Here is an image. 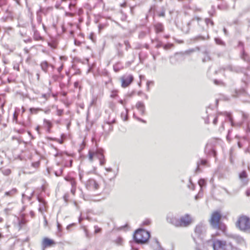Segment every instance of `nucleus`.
Instances as JSON below:
<instances>
[{
  "instance_id": "obj_1",
  "label": "nucleus",
  "mask_w": 250,
  "mask_h": 250,
  "mask_svg": "<svg viewBox=\"0 0 250 250\" xmlns=\"http://www.w3.org/2000/svg\"><path fill=\"white\" fill-rule=\"evenodd\" d=\"M150 237L149 232L143 229L136 231L134 234V238L137 243H145Z\"/></svg>"
},
{
  "instance_id": "obj_2",
  "label": "nucleus",
  "mask_w": 250,
  "mask_h": 250,
  "mask_svg": "<svg viewBox=\"0 0 250 250\" xmlns=\"http://www.w3.org/2000/svg\"><path fill=\"white\" fill-rule=\"evenodd\" d=\"M236 226L243 231L250 230V218L246 216L240 217L236 222Z\"/></svg>"
},
{
  "instance_id": "obj_3",
  "label": "nucleus",
  "mask_w": 250,
  "mask_h": 250,
  "mask_svg": "<svg viewBox=\"0 0 250 250\" xmlns=\"http://www.w3.org/2000/svg\"><path fill=\"white\" fill-rule=\"evenodd\" d=\"M221 217V214L217 211L214 212L212 214L209 221L212 227L216 229L219 228Z\"/></svg>"
},
{
  "instance_id": "obj_4",
  "label": "nucleus",
  "mask_w": 250,
  "mask_h": 250,
  "mask_svg": "<svg viewBox=\"0 0 250 250\" xmlns=\"http://www.w3.org/2000/svg\"><path fill=\"white\" fill-rule=\"evenodd\" d=\"M193 222L191 217L188 214L181 217L180 219V227H187Z\"/></svg>"
},
{
  "instance_id": "obj_5",
  "label": "nucleus",
  "mask_w": 250,
  "mask_h": 250,
  "mask_svg": "<svg viewBox=\"0 0 250 250\" xmlns=\"http://www.w3.org/2000/svg\"><path fill=\"white\" fill-rule=\"evenodd\" d=\"M133 77L132 75L124 76L121 78L122 86L123 87L128 86L132 82Z\"/></svg>"
},
{
  "instance_id": "obj_6",
  "label": "nucleus",
  "mask_w": 250,
  "mask_h": 250,
  "mask_svg": "<svg viewBox=\"0 0 250 250\" xmlns=\"http://www.w3.org/2000/svg\"><path fill=\"white\" fill-rule=\"evenodd\" d=\"M87 188L89 189L96 190L99 188V184L94 179H89L86 183Z\"/></svg>"
},
{
  "instance_id": "obj_7",
  "label": "nucleus",
  "mask_w": 250,
  "mask_h": 250,
  "mask_svg": "<svg viewBox=\"0 0 250 250\" xmlns=\"http://www.w3.org/2000/svg\"><path fill=\"white\" fill-rule=\"evenodd\" d=\"M167 221L169 223L177 227H180V219L173 216H168L167 217Z\"/></svg>"
},
{
  "instance_id": "obj_8",
  "label": "nucleus",
  "mask_w": 250,
  "mask_h": 250,
  "mask_svg": "<svg viewBox=\"0 0 250 250\" xmlns=\"http://www.w3.org/2000/svg\"><path fill=\"white\" fill-rule=\"evenodd\" d=\"M55 242L52 239L45 237L42 241V246L43 248L51 247L55 245Z\"/></svg>"
},
{
  "instance_id": "obj_9",
  "label": "nucleus",
  "mask_w": 250,
  "mask_h": 250,
  "mask_svg": "<svg viewBox=\"0 0 250 250\" xmlns=\"http://www.w3.org/2000/svg\"><path fill=\"white\" fill-rule=\"evenodd\" d=\"M225 245V243L220 240H215L213 244V248L214 250H219L220 249H223Z\"/></svg>"
},
{
  "instance_id": "obj_10",
  "label": "nucleus",
  "mask_w": 250,
  "mask_h": 250,
  "mask_svg": "<svg viewBox=\"0 0 250 250\" xmlns=\"http://www.w3.org/2000/svg\"><path fill=\"white\" fill-rule=\"evenodd\" d=\"M239 178L244 185L248 183L249 180L247 178V174L245 171H243L240 173Z\"/></svg>"
},
{
  "instance_id": "obj_11",
  "label": "nucleus",
  "mask_w": 250,
  "mask_h": 250,
  "mask_svg": "<svg viewBox=\"0 0 250 250\" xmlns=\"http://www.w3.org/2000/svg\"><path fill=\"white\" fill-rule=\"evenodd\" d=\"M204 228H205V227L203 225V224H200L196 227V228L195 229V232L196 233H198V234H200L201 233H202V232L203 231V230L204 229Z\"/></svg>"
},
{
  "instance_id": "obj_12",
  "label": "nucleus",
  "mask_w": 250,
  "mask_h": 250,
  "mask_svg": "<svg viewBox=\"0 0 250 250\" xmlns=\"http://www.w3.org/2000/svg\"><path fill=\"white\" fill-rule=\"evenodd\" d=\"M136 107L139 110H140L142 114L144 113V104L143 103L138 102L136 104Z\"/></svg>"
},
{
  "instance_id": "obj_13",
  "label": "nucleus",
  "mask_w": 250,
  "mask_h": 250,
  "mask_svg": "<svg viewBox=\"0 0 250 250\" xmlns=\"http://www.w3.org/2000/svg\"><path fill=\"white\" fill-rule=\"evenodd\" d=\"M70 184L72 186V188L71 190V192L73 194H74L76 191V183L73 179H71L70 180Z\"/></svg>"
},
{
  "instance_id": "obj_14",
  "label": "nucleus",
  "mask_w": 250,
  "mask_h": 250,
  "mask_svg": "<svg viewBox=\"0 0 250 250\" xmlns=\"http://www.w3.org/2000/svg\"><path fill=\"white\" fill-rule=\"evenodd\" d=\"M96 157H97L99 160L103 159L104 158V156L102 150H97L96 151Z\"/></svg>"
},
{
  "instance_id": "obj_15",
  "label": "nucleus",
  "mask_w": 250,
  "mask_h": 250,
  "mask_svg": "<svg viewBox=\"0 0 250 250\" xmlns=\"http://www.w3.org/2000/svg\"><path fill=\"white\" fill-rule=\"evenodd\" d=\"M41 66L43 71L46 72L47 71V68L48 66V64L47 62L44 61L41 63Z\"/></svg>"
},
{
  "instance_id": "obj_16",
  "label": "nucleus",
  "mask_w": 250,
  "mask_h": 250,
  "mask_svg": "<svg viewBox=\"0 0 250 250\" xmlns=\"http://www.w3.org/2000/svg\"><path fill=\"white\" fill-rule=\"evenodd\" d=\"M43 122H44V124H45V125L47 127L48 131L49 132L52 126V124L51 122L47 120H46V119H44Z\"/></svg>"
},
{
  "instance_id": "obj_17",
  "label": "nucleus",
  "mask_w": 250,
  "mask_h": 250,
  "mask_svg": "<svg viewBox=\"0 0 250 250\" xmlns=\"http://www.w3.org/2000/svg\"><path fill=\"white\" fill-rule=\"evenodd\" d=\"M94 156H96V152H93L91 150H89L88 152V158L90 162L93 161V157Z\"/></svg>"
},
{
  "instance_id": "obj_18",
  "label": "nucleus",
  "mask_w": 250,
  "mask_h": 250,
  "mask_svg": "<svg viewBox=\"0 0 250 250\" xmlns=\"http://www.w3.org/2000/svg\"><path fill=\"white\" fill-rule=\"evenodd\" d=\"M155 28L157 32H162L163 30V26L161 24L158 23L155 25Z\"/></svg>"
},
{
  "instance_id": "obj_19",
  "label": "nucleus",
  "mask_w": 250,
  "mask_h": 250,
  "mask_svg": "<svg viewBox=\"0 0 250 250\" xmlns=\"http://www.w3.org/2000/svg\"><path fill=\"white\" fill-rule=\"evenodd\" d=\"M121 117L124 121H126L127 119V110L126 109L125 112H122L121 114Z\"/></svg>"
},
{
  "instance_id": "obj_20",
  "label": "nucleus",
  "mask_w": 250,
  "mask_h": 250,
  "mask_svg": "<svg viewBox=\"0 0 250 250\" xmlns=\"http://www.w3.org/2000/svg\"><path fill=\"white\" fill-rule=\"evenodd\" d=\"M16 192H17L16 189L14 188L9 191L6 192L5 193V195L11 196V195H13V194H15L16 193Z\"/></svg>"
},
{
  "instance_id": "obj_21",
  "label": "nucleus",
  "mask_w": 250,
  "mask_h": 250,
  "mask_svg": "<svg viewBox=\"0 0 250 250\" xmlns=\"http://www.w3.org/2000/svg\"><path fill=\"white\" fill-rule=\"evenodd\" d=\"M198 184L201 188H202V187L205 185L206 184V182L205 181L204 179H200L199 181H198Z\"/></svg>"
},
{
  "instance_id": "obj_22",
  "label": "nucleus",
  "mask_w": 250,
  "mask_h": 250,
  "mask_svg": "<svg viewBox=\"0 0 250 250\" xmlns=\"http://www.w3.org/2000/svg\"><path fill=\"white\" fill-rule=\"evenodd\" d=\"M19 110V109H16L13 115V120L15 121L16 122H17L18 115L17 114V113L18 112V110Z\"/></svg>"
},
{
  "instance_id": "obj_23",
  "label": "nucleus",
  "mask_w": 250,
  "mask_h": 250,
  "mask_svg": "<svg viewBox=\"0 0 250 250\" xmlns=\"http://www.w3.org/2000/svg\"><path fill=\"white\" fill-rule=\"evenodd\" d=\"M206 22L207 24H208L209 23H210L211 24V25H213V22L212 21H211L210 19H206Z\"/></svg>"
},
{
  "instance_id": "obj_24",
  "label": "nucleus",
  "mask_w": 250,
  "mask_h": 250,
  "mask_svg": "<svg viewBox=\"0 0 250 250\" xmlns=\"http://www.w3.org/2000/svg\"><path fill=\"white\" fill-rule=\"evenodd\" d=\"M49 96V95L46 94H42V98H44L45 100H46L48 99Z\"/></svg>"
},
{
  "instance_id": "obj_25",
  "label": "nucleus",
  "mask_w": 250,
  "mask_h": 250,
  "mask_svg": "<svg viewBox=\"0 0 250 250\" xmlns=\"http://www.w3.org/2000/svg\"><path fill=\"white\" fill-rule=\"evenodd\" d=\"M153 83V82L152 81H148L147 82L146 85L147 86V90H149V86L150 84H152Z\"/></svg>"
},
{
  "instance_id": "obj_26",
  "label": "nucleus",
  "mask_w": 250,
  "mask_h": 250,
  "mask_svg": "<svg viewBox=\"0 0 250 250\" xmlns=\"http://www.w3.org/2000/svg\"><path fill=\"white\" fill-rule=\"evenodd\" d=\"M62 113V110L61 109H58L57 110V115L59 116H61Z\"/></svg>"
},
{
  "instance_id": "obj_27",
  "label": "nucleus",
  "mask_w": 250,
  "mask_h": 250,
  "mask_svg": "<svg viewBox=\"0 0 250 250\" xmlns=\"http://www.w3.org/2000/svg\"><path fill=\"white\" fill-rule=\"evenodd\" d=\"M215 41L217 44H221L222 41L219 39H215Z\"/></svg>"
},
{
  "instance_id": "obj_28",
  "label": "nucleus",
  "mask_w": 250,
  "mask_h": 250,
  "mask_svg": "<svg viewBox=\"0 0 250 250\" xmlns=\"http://www.w3.org/2000/svg\"><path fill=\"white\" fill-rule=\"evenodd\" d=\"M144 224L146 225H148L150 224V221L148 220H146L144 222Z\"/></svg>"
},
{
  "instance_id": "obj_29",
  "label": "nucleus",
  "mask_w": 250,
  "mask_h": 250,
  "mask_svg": "<svg viewBox=\"0 0 250 250\" xmlns=\"http://www.w3.org/2000/svg\"><path fill=\"white\" fill-rule=\"evenodd\" d=\"M100 231H101V229L100 228H95V233H99L100 232Z\"/></svg>"
},
{
  "instance_id": "obj_30",
  "label": "nucleus",
  "mask_w": 250,
  "mask_h": 250,
  "mask_svg": "<svg viewBox=\"0 0 250 250\" xmlns=\"http://www.w3.org/2000/svg\"><path fill=\"white\" fill-rule=\"evenodd\" d=\"M209 60V57L207 55L206 57L204 58L203 59V62H205L206 61H207L208 60Z\"/></svg>"
},
{
  "instance_id": "obj_31",
  "label": "nucleus",
  "mask_w": 250,
  "mask_h": 250,
  "mask_svg": "<svg viewBox=\"0 0 250 250\" xmlns=\"http://www.w3.org/2000/svg\"><path fill=\"white\" fill-rule=\"evenodd\" d=\"M100 160V164L101 165H103L104 164L105 160H104V158L103 159H101V160Z\"/></svg>"
},
{
  "instance_id": "obj_32",
  "label": "nucleus",
  "mask_w": 250,
  "mask_h": 250,
  "mask_svg": "<svg viewBox=\"0 0 250 250\" xmlns=\"http://www.w3.org/2000/svg\"><path fill=\"white\" fill-rule=\"evenodd\" d=\"M246 194L247 196H250V189H248L247 190Z\"/></svg>"
},
{
  "instance_id": "obj_33",
  "label": "nucleus",
  "mask_w": 250,
  "mask_h": 250,
  "mask_svg": "<svg viewBox=\"0 0 250 250\" xmlns=\"http://www.w3.org/2000/svg\"><path fill=\"white\" fill-rule=\"evenodd\" d=\"M217 123V117H216L213 120V123L214 125H216Z\"/></svg>"
},
{
  "instance_id": "obj_34",
  "label": "nucleus",
  "mask_w": 250,
  "mask_h": 250,
  "mask_svg": "<svg viewBox=\"0 0 250 250\" xmlns=\"http://www.w3.org/2000/svg\"><path fill=\"white\" fill-rule=\"evenodd\" d=\"M214 83L216 84H220L222 83L221 82H220V81H218L215 80H214Z\"/></svg>"
},
{
  "instance_id": "obj_35",
  "label": "nucleus",
  "mask_w": 250,
  "mask_h": 250,
  "mask_svg": "<svg viewBox=\"0 0 250 250\" xmlns=\"http://www.w3.org/2000/svg\"><path fill=\"white\" fill-rule=\"evenodd\" d=\"M106 171L107 172H111L112 171V169L111 168H105Z\"/></svg>"
},
{
  "instance_id": "obj_36",
  "label": "nucleus",
  "mask_w": 250,
  "mask_h": 250,
  "mask_svg": "<svg viewBox=\"0 0 250 250\" xmlns=\"http://www.w3.org/2000/svg\"><path fill=\"white\" fill-rule=\"evenodd\" d=\"M39 211L41 212V213H42L43 211V209H42V207H40L39 208Z\"/></svg>"
},
{
  "instance_id": "obj_37",
  "label": "nucleus",
  "mask_w": 250,
  "mask_h": 250,
  "mask_svg": "<svg viewBox=\"0 0 250 250\" xmlns=\"http://www.w3.org/2000/svg\"><path fill=\"white\" fill-rule=\"evenodd\" d=\"M84 231H85V233L86 236L87 237H89V235H88V232H87V230L86 229H85Z\"/></svg>"
},
{
  "instance_id": "obj_38",
  "label": "nucleus",
  "mask_w": 250,
  "mask_h": 250,
  "mask_svg": "<svg viewBox=\"0 0 250 250\" xmlns=\"http://www.w3.org/2000/svg\"><path fill=\"white\" fill-rule=\"evenodd\" d=\"M44 225H45V226H46V225H47V220H46V218H45V217H44Z\"/></svg>"
},
{
  "instance_id": "obj_39",
  "label": "nucleus",
  "mask_w": 250,
  "mask_h": 250,
  "mask_svg": "<svg viewBox=\"0 0 250 250\" xmlns=\"http://www.w3.org/2000/svg\"><path fill=\"white\" fill-rule=\"evenodd\" d=\"M57 226H58V229L59 230H60L61 225L58 223Z\"/></svg>"
},
{
  "instance_id": "obj_40",
  "label": "nucleus",
  "mask_w": 250,
  "mask_h": 250,
  "mask_svg": "<svg viewBox=\"0 0 250 250\" xmlns=\"http://www.w3.org/2000/svg\"><path fill=\"white\" fill-rule=\"evenodd\" d=\"M201 162H202V164L203 165H205L206 163V161H205V160H202Z\"/></svg>"
},
{
  "instance_id": "obj_41",
  "label": "nucleus",
  "mask_w": 250,
  "mask_h": 250,
  "mask_svg": "<svg viewBox=\"0 0 250 250\" xmlns=\"http://www.w3.org/2000/svg\"><path fill=\"white\" fill-rule=\"evenodd\" d=\"M155 245L157 246H159V244L158 243V242L157 241H156L155 242Z\"/></svg>"
},
{
  "instance_id": "obj_42",
  "label": "nucleus",
  "mask_w": 250,
  "mask_h": 250,
  "mask_svg": "<svg viewBox=\"0 0 250 250\" xmlns=\"http://www.w3.org/2000/svg\"><path fill=\"white\" fill-rule=\"evenodd\" d=\"M119 102H120V104H124V102H123V100H120V101H119Z\"/></svg>"
},
{
  "instance_id": "obj_43",
  "label": "nucleus",
  "mask_w": 250,
  "mask_h": 250,
  "mask_svg": "<svg viewBox=\"0 0 250 250\" xmlns=\"http://www.w3.org/2000/svg\"><path fill=\"white\" fill-rule=\"evenodd\" d=\"M21 108H22V112L23 113L25 111V109L23 107H22Z\"/></svg>"
},
{
  "instance_id": "obj_44",
  "label": "nucleus",
  "mask_w": 250,
  "mask_h": 250,
  "mask_svg": "<svg viewBox=\"0 0 250 250\" xmlns=\"http://www.w3.org/2000/svg\"><path fill=\"white\" fill-rule=\"evenodd\" d=\"M8 210H9V209H8V208H5V209H4V211H5V212L6 213H7V211H8Z\"/></svg>"
},
{
  "instance_id": "obj_45",
  "label": "nucleus",
  "mask_w": 250,
  "mask_h": 250,
  "mask_svg": "<svg viewBox=\"0 0 250 250\" xmlns=\"http://www.w3.org/2000/svg\"><path fill=\"white\" fill-rule=\"evenodd\" d=\"M2 221H3V219L2 218L0 217V223L2 222Z\"/></svg>"
},
{
  "instance_id": "obj_46",
  "label": "nucleus",
  "mask_w": 250,
  "mask_h": 250,
  "mask_svg": "<svg viewBox=\"0 0 250 250\" xmlns=\"http://www.w3.org/2000/svg\"><path fill=\"white\" fill-rule=\"evenodd\" d=\"M39 126H37V127H36V130H37V131H38V130H39Z\"/></svg>"
},
{
  "instance_id": "obj_47",
  "label": "nucleus",
  "mask_w": 250,
  "mask_h": 250,
  "mask_svg": "<svg viewBox=\"0 0 250 250\" xmlns=\"http://www.w3.org/2000/svg\"><path fill=\"white\" fill-rule=\"evenodd\" d=\"M30 110L32 111V110H35L36 109L35 108H31Z\"/></svg>"
},
{
  "instance_id": "obj_48",
  "label": "nucleus",
  "mask_w": 250,
  "mask_h": 250,
  "mask_svg": "<svg viewBox=\"0 0 250 250\" xmlns=\"http://www.w3.org/2000/svg\"><path fill=\"white\" fill-rule=\"evenodd\" d=\"M229 120H230V122L231 123V124H232V121H231V118L230 117L229 118Z\"/></svg>"
},
{
  "instance_id": "obj_49",
  "label": "nucleus",
  "mask_w": 250,
  "mask_h": 250,
  "mask_svg": "<svg viewBox=\"0 0 250 250\" xmlns=\"http://www.w3.org/2000/svg\"><path fill=\"white\" fill-rule=\"evenodd\" d=\"M224 32L225 34L226 33V29L225 28L224 29Z\"/></svg>"
},
{
  "instance_id": "obj_50",
  "label": "nucleus",
  "mask_w": 250,
  "mask_h": 250,
  "mask_svg": "<svg viewBox=\"0 0 250 250\" xmlns=\"http://www.w3.org/2000/svg\"><path fill=\"white\" fill-rule=\"evenodd\" d=\"M77 84H78V83H75V86H76Z\"/></svg>"
},
{
  "instance_id": "obj_51",
  "label": "nucleus",
  "mask_w": 250,
  "mask_h": 250,
  "mask_svg": "<svg viewBox=\"0 0 250 250\" xmlns=\"http://www.w3.org/2000/svg\"><path fill=\"white\" fill-rule=\"evenodd\" d=\"M9 172H10V170H7V173L8 174V173H9Z\"/></svg>"
},
{
  "instance_id": "obj_52",
  "label": "nucleus",
  "mask_w": 250,
  "mask_h": 250,
  "mask_svg": "<svg viewBox=\"0 0 250 250\" xmlns=\"http://www.w3.org/2000/svg\"><path fill=\"white\" fill-rule=\"evenodd\" d=\"M70 123H69V124L67 125V127H69V125H70Z\"/></svg>"
},
{
  "instance_id": "obj_53",
  "label": "nucleus",
  "mask_w": 250,
  "mask_h": 250,
  "mask_svg": "<svg viewBox=\"0 0 250 250\" xmlns=\"http://www.w3.org/2000/svg\"><path fill=\"white\" fill-rule=\"evenodd\" d=\"M62 69V66H61V67L59 68V70H61Z\"/></svg>"
},
{
  "instance_id": "obj_54",
  "label": "nucleus",
  "mask_w": 250,
  "mask_h": 250,
  "mask_svg": "<svg viewBox=\"0 0 250 250\" xmlns=\"http://www.w3.org/2000/svg\"><path fill=\"white\" fill-rule=\"evenodd\" d=\"M37 77H38V78L39 79V74L37 75Z\"/></svg>"
},
{
  "instance_id": "obj_55",
  "label": "nucleus",
  "mask_w": 250,
  "mask_h": 250,
  "mask_svg": "<svg viewBox=\"0 0 250 250\" xmlns=\"http://www.w3.org/2000/svg\"><path fill=\"white\" fill-rule=\"evenodd\" d=\"M80 179H82V176H81V174L80 175Z\"/></svg>"
},
{
  "instance_id": "obj_56",
  "label": "nucleus",
  "mask_w": 250,
  "mask_h": 250,
  "mask_svg": "<svg viewBox=\"0 0 250 250\" xmlns=\"http://www.w3.org/2000/svg\"><path fill=\"white\" fill-rule=\"evenodd\" d=\"M242 44H243V43H242L240 42V45H242Z\"/></svg>"
},
{
  "instance_id": "obj_57",
  "label": "nucleus",
  "mask_w": 250,
  "mask_h": 250,
  "mask_svg": "<svg viewBox=\"0 0 250 250\" xmlns=\"http://www.w3.org/2000/svg\"><path fill=\"white\" fill-rule=\"evenodd\" d=\"M141 121H142V122H144V123H145V122L144 121H143V120H141Z\"/></svg>"
},
{
  "instance_id": "obj_58",
  "label": "nucleus",
  "mask_w": 250,
  "mask_h": 250,
  "mask_svg": "<svg viewBox=\"0 0 250 250\" xmlns=\"http://www.w3.org/2000/svg\"><path fill=\"white\" fill-rule=\"evenodd\" d=\"M31 215H33V212H31Z\"/></svg>"
},
{
  "instance_id": "obj_59",
  "label": "nucleus",
  "mask_w": 250,
  "mask_h": 250,
  "mask_svg": "<svg viewBox=\"0 0 250 250\" xmlns=\"http://www.w3.org/2000/svg\"><path fill=\"white\" fill-rule=\"evenodd\" d=\"M45 112L47 113L48 112V111H46Z\"/></svg>"
},
{
  "instance_id": "obj_60",
  "label": "nucleus",
  "mask_w": 250,
  "mask_h": 250,
  "mask_svg": "<svg viewBox=\"0 0 250 250\" xmlns=\"http://www.w3.org/2000/svg\"><path fill=\"white\" fill-rule=\"evenodd\" d=\"M158 250H162L161 248H160V249Z\"/></svg>"
},
{
  "instance_id": "obj_61",
  "label": "nucleus",
  "mask_w": 250,
  "mask_h": 250,
  "mask_svg": "<svg viewBox=\"0 0 250 250\" xmlns=\"http://www.w3.org/2000/svg\"><path fill=\"white\" fill-rule=\"evenodd\" d=\"M117 175V173L115 174V176Z\"/></svg>"
},
{
  "instance_id": "obj_62",
  "label": "nucleus",
  "mask_w": 250,
  "mask_h": 250,
  "mask_svg": "<svg viewBox=\"0 0 250 250\" xmlns=\"http://www.w3.org/2000/svg\"><path fill=\"white\" fill-rule=\"evenodd\" d=\"M114 96V95H112L111 97Z\"/></svg>"
},
{
  "instance_id": "obj_63",
  "label": "nucleus",
  "mask_w": 250,
  "mask_h": 250,
  "mask_svg": "<svg viewBox=\"0 0 250 250\" xmlns=\"http://www.w3.org/2000/svg\"><path fill=\"white\" fill-rule=\"evenodd\" d=\"M114 96V95H112L111 97Z\"/></svg>"
}]
</instances>
